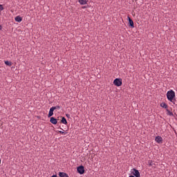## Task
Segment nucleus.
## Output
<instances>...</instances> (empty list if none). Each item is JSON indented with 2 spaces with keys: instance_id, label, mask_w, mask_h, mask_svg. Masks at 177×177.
<instances>
[{
  "instance_id": "4",
  "label": "nucleus",
  "mask_w": 177,
  "mask_h": 177,
  "mask_svg": "<svg viewBox=\"0 0 177 177\" xmlns=\"http://www.w3.org/2000/svg\"><path fill=\"white\" fill-rule=\"evenodd\" d=\"M77 171L80 175L84 174L85 171L84 167L83 165L79 166L77 167Z\"/></svg>"
},
{
  "instance_id": "3",
  "label": "nucleus",
  "mask_w": 177,
  "mask_h": 177,
  "mask_svg": "<svg viewBox=\"0 0 177 177\" xmlns=\"http://www.w3.org/2000/svg\"><path fill=\"white\" fill-rule=\"evenodd\" d=\"M131 174H133V176L135 177H140V173L139 170L136 169V168H133L131 169Z\"/></svg>"
},
{
  "instance_id": "14",
  "label": "nucleus",
  "mask_w": 177,
  "mask_h": 177,
  "mask_svg": "<svg viewBox=\"0 0 177 177\" xmlns=\"http://www.w3.org/2000/svg\"><path fill=\"white\" fill-rule=\"evenodd\" d=\"M154 165L153 161L152 160H148V166L153 167Z\"/></svg>"
},
{
  "instance_id": "15",
  "label": "nucleus",
  "mask_w": 177,
  "mask_h": 177,
  "mask_svg": "<svg viewBox=\"0 0 177 177\" xmlns=\"http://www.w3.org/2000/svg\"><path fill=\"white\" fill-rule=\"evenodd\" d=\"M61 122L64 124H67V120L64 117L62 118V120H61Z\"/></svg>"
},
{
  "instance_id": "5",
  "label": "nucleus",
  "mask_w": 177,
  "mask_h": 177,
  "mask_svg": "<svg viewBox=\"0 0 177 177\" xmlns=\"http://www.w3.org/2000/svg\"><path fill=\"white\" fill-rule=\"evenodd\" d=\"M56 110V107H51L49 111L48 118H50L53 115L54 111Z\"/></svg>"
},
{
  "instance_id": "7",
  "label": "nucleus",
  "mask_w": 177,
  "mask_h": 177,
  "mask_svg": "<svg viewBox=\"0 0 177 177\" xmlns=\"http://www.w3.org/2000/svg\"><path fill=\"white\" fill-rule=\"evenodd\" d=\"M155 141L157 143H160L162 142V138L161 136H158L155 138Z\"/></svg>"
},
{
  "instance_id": "20",
  "label": "nucleus",
  "mask_w": 177,
  "mask_h": 177,
  "mask_svg": "<svg viewBox=\"0 0 177 177\" xmlns=\"http://www.w3.org/2000/svg\"><path fill=\"white\" fill-rule=\"evenodd\" d=\"M50 177H57V176L56 174L53 175L52 176Z\"/></svg>"
},
{
  "instance_id": "8",
  "label": "nucleus",
  "mask_w": 177,
  "mask_h": 177,
  "mask_svg": "<svg viewBox=\"0 0 177 177\" xmlns=\"http://www.w3.org/2000/svg\"><path fill=\"white\" fill-rule=\"evenodd\" d=\"M59 177H69L68 174H66L65 172H62V171L59 172Z\"/></svg>"
},
{
  "instance_id": "11",
  "label": "nucleus",
  "mask_w": 177,
  "mask_h": 177,
  "mask_svg": "<svg viewBox=\"0 0 177 177\" xmlns=\"http://www.w3.org/2000/svg\"><path fill=\"white\" fill-rule=\"evenodd\" d=\"M160 107L167 109L168 108V105L165 102H162L160 104Z\"/></svg>"
},
{
  "instance_id": "1",
  "label": "nucleus",
  "mask_w": 177,
  "mask_h": 177,
  "mask_svg": "<svg viewBox=\"0 0 177 177\" xmlns=\"http://www.w3.org/2000/svg\"><path fill=\"white\" fill-rule=\"evenodd\" d=\"M176 94L175 92L172 90L167 91V98L169 102H172L173 100L175 98Z\"/></svg>"
},
{
  "instance_id": "2",
  "label": "nucleus",
  "mask_w": 177,
  "mask_h": 177,
  "mask_svg": "<svg viewBox=\"0 0 177 177\" xmlns=\"http://www.w3.org/2000/svg\"><path fill=\"white\" fill-rule=\"evenodd\" d=\"M113 85L120 87L122 85V80L121 78H116L113 80Z\"/></svg>"
},
{
  "instance_id": "13",
  "label": "nucleus",
  "mask_w": 177,
  "mask_h": 177,
  "mask_svg": "<svg viewBox=\"0 0 177 177\" xmlns=\"http://www.w3.org/2000/svg\"><path fill=\"white\" fill-rule=\"evenodd\" d=\"M166 111H167V115H169V116H173L174 115V113L169 111V109H166Z\"/></svg>"
},
{
  "instance_id": "23",
  "label": "nucleus",
  "mask_w": 177,
  "mask_h": 177,
  "mask_svg": "<svg viewBox=\"0 0 177 177\" xmlns=\"http://www.w3.org/2000/svg\"><path fill=\"white\" fill-rule=\"evenodd\" d=\"M129 177H135L133 175H130Z\"/></svg>"
},
{
  "instance_id": "6",
  "label": "nucleus",
  "mask_w": 177,
  "mask_h": 177,
  "mask_svg": "<svg viewBox=\"0 0 177 177\" xmlns=\"http://www.w3.org/2000/svg\"><path fill=\"white\" fill-rule=\"evenodd\" d=\"M50 122L54 125H56L57 124V120L54 117L50 118Z\"/></svg>"
},
{
  "instance_id": "21",
  "label": "nucleus",
  "mask_w": 177,
  "mask_h": 177,
  "mask_svg": "<svg viewBox=\"0 0 177 177\" xmlns=\"http://www.w3.org/2000/svg\"><path fill=\"white\" fill-rule=\"evenodd\" d=\"M66 117H67L68 118H70V114H66Z\"/></svg>"
},
{
  "instance_id": "16",
  "label": "nucleus",
  "mask_w": 177,
  "mask_h": 177,
  "mask_svg": "<svg viewBox=\"0 0 177 177\" xmlns=\"http://www.w3.org/2000/svg\"><path fill=\"white\" fill-rule=\"evenodd\" d=\"M5 64L8 66H12V62H9V61H5Z\"/></svg>"
},
{
  "instance_id": "18",
  "label": "nucleus",
  "mask_w": 177,
  "mask_h": 177,
  "mask_svg": "<svg viewBox=\"0 0 177 177\" xmlns=\"http://www.w3.org/2000/svg\"><path fill=\"white\" fill-rule=\"evenodd\" d=\"M59 133H61V134L66 135V133L64 131H59Z\"/></svg>"
},
{
  "instance_id": "9",
  "label": "nucleus",
  "mask_w": 177,
  "mask_h": 177,
  "mask_svg": "<svg viewBox=\"0 0 177 177\" xmlns=\"http://www.w3.org/2000/svg\"><path fill=\"white\" fill-rule=\"evenodd\" d=\"M127 19H129V24H130V26L133 27V28H134V24H133V20L129 17H128Z\"/></svg>"
},
{
  "instance_id": "17",
  "label": "nucleus",
  "mask_w": 177,
  "mask_h": 177,
  "mask_svg": "<svg viewBox=\"0 0 177 177\" xmlns=\"http://www.w3.org/2000/svg\"><path fill=\"white\" fill-rule=\"evenodd\" d=\"M52 108H56V109H60L59 106H53Z\"/></svg>"
},
{
  "instance_id": "10",
  "label": "nucleus",
  "mask_w": 177,
  "mask_h": 177,
  "mask_svg": "<svg viewBox=\"0 0 177 177\" xmlns=\"http://www.w3.org/2000/svg\"><path fill=\"white\" fill-rule=\"evenodd\" d=\"M15 21H17L18 23H21V21H22V17L20 16H17L15 17Z\"/></svg>"
},
{
  "instance_id": "12",
  "label": "nucleus",
  "mask_w": 177,
  "mask_h": 177,
  "mask_svg": "<svg viewBox=\"0 0 177 177\" xmlns=\"http://www.w3.org/2000/svg\"><path fill=\"white\" fill-rule=\"evenodd\" d=\"M88 2V1L86 0H79V3L81 4V5H85Z\"/></svg>"
},
{
  "instance_id": "24",
  "label": "nucleus",
  "mask_w": 177,
  "mask_h": 177,
  "mask_svg": "<svg viewBox=\"0 0 177 177\" xmlns=\"http://www.w3.org/2000/svg\"><path fill=\"white\" fill-rule=\"evenodd\" d=\"M1 158H0V165H1Z\"/></svg>"
},
{
  "instance_id": "19",
  "label": "nucleus",
  "mask_w": 177,
  "mask_h": 177,
  "mask_svg": "<svg viewBox=\"0 0 177 177\" xmlns=\"http://www.w3.org/2000/svg\"><path fill=\"white\" fill-rule=\"evenodd\" d=\"M4 8L1 4H0V10H3Z\"/></svg>"
},
{
  "instance_id": "26",
  "label": "nucleus",
  "mask_w": 177,
  "mask_h": 177,
  "mask_svg": "<svg viewBox=\"0 0 177 177\" xmlns=\"http://www.w3.org/2000/svg\"><path fill=\"white\" fill-rule=\"evenodd\" d=\"M0 16H1V12H0Z\"/></svg>"
},
{
  "instance_id": "25",
  "label": "nucleus",
  "mask_w": 177,
  "mask_h": 177,
  "mask_svg": "<svg viewBox=\"0 0 177 177\" xmlns=\"http://www.w3.org/2000/svg\"><path fill=\"white\" fill-rule=\"evenodd\" d=\"M83 8H86V7H85V6H84V7H83Z\"/></svg>"
},
{
  "instance_id": "22",
  "label": "nucleus",
  "mask_w": 177,
  "mask_h": 177,
  "mask_svg": "<svg viewBox=\"0 0 177 177\" xmlns=\"http://www.w3.org/2000/svg\"><path fill=\"white\" fill-rule=\"evenodd\" d=\"M2 30V26L0 25V31Z\"/></svg>"
}]
</instances>
